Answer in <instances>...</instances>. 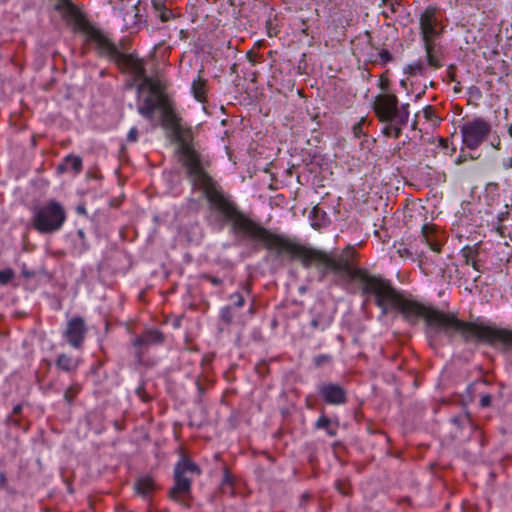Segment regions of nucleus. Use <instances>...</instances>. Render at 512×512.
<instances>
[{"mask_svg":"<svg viewBox=\"0 0 512 512\" xmlns=\"http://www.w3.org/2000/svg\"><path fill=\"white\" fill-rule=\"evenodd\" d=\"M184 166L194 183L203 189L211 208L231 223L235 235L262 243L277 258L288 256L290 259H298L305 268L315 266L320 270L321 277L331 272L357 282L362 294L373 298L382 315L398 311L410 324H416L423 319L430 341H437L441 336L452 341L459 336L465 342H485L495 348L512 350V331L462 321L452 313L439 311L405 295L390 280L371 275L364 269L354 268L350 261L353 254L351 247H347L341 254L327 253L295 243L290 238L272 233L257 224L243 214L205 172L191 130H184Z\"/></svg>","mask_w":512,"mask_h":512,"instance_id":"1","label":"nucleus"},{"mask_svg":"<svg viewBox=\"0 0 512 512\" xmlns=\"http://www.w3.org/2000/svg\"><path fill=\"white\" fill-rule=\"evenodd\" d=\"M88 39L96 45L102 56L113 60L123 72L131 74L135 81H141L137 86V109L143 117L153 120L157 114L163 128H185L186 124L176 111L174 103L161 92L158 83L146 76L142 60L133 54L120 52L99 30L88 31Z\"/></svg>","mask_w":512,"mask_h":512,"instance_id":"2","label":"nucleus"},{"mask_svg":"<svg viewBox=\"0 0 512 512\" xmlns=\"http://www.w3.org/2000/svg\"><path fill=\"white\" fill-rule=\"evenodd\" d=\"M437 8L433 6L427 7L419 17L420 35L426 52L427 64L434 69L442 67V63L435 56V41L443 32L437 17Z\"/></svg>","mask_w":512,"mask_h":512,"instance_id":"3","label":"nucleus"},{"mask_svg":"<svg viewBox=\"0 0 512 512\" xmlns=\"http://www.w3.org/2000/svg\"><path fill=\"white\" fill-rule=\"evenodd\" d=\"M66 220V213L63 206L50 200L46 204L33 209L32 226L42 234H51L61 229Z\"/></svg>","mask_w":512,"mask_h":512,"instance_id":"4","label":"nucleus"},{"mask_svg":"<svg viewBox=\"0 0 512 512\" xmlns=\"http://www.w3.org/2000/svg\"><path fill=\"white\" fill-rule=\"evenodd\" d=\"M374 111L382 122L390 125L385 128H398L406 124L409 118V104L398 106V98L394 94H380L374 101Z\"/></svg>","mask_w":512,"mask_h":512,"instance_id":"5","label":"nucleus"},{"mask_svg":"<svg viewBox=\"0 0 512 512\" xmlns=\"http://www.w3.org/2000/svg\"><path fill=\"white\" fill-rule=\"evenodd\" d=\"M201 470L199 466L189 460L181 457L174 468V487L171 490V496L174 499L186 496L190 493L191 483L194 476H199Z\"/></svg>","mask_w":512,"mask_h":512,"instance_id":"6","label":"nucleus"},{"mask_svg":"<svg viewBox=\"0 0 512 512\" xmlns=\"http://www.w3.org/2000/svg\"><path fill=\"white\" fill-rule=\"evenodd\" d=\"M87 327L81 317H74L68 323L64 336L74 348H80L85 339Z\"/></svg>","mask_w":512,"mask_h":512,"instance_id":"7","label":"nucleus"},{"mask_svg":"<svg viewBox=\"0 0 512 512\" xmlns=\"http://www.w3.org/2000/svg\"><path fill=\"white\" fill-rule=\"evenodd\" d=\"M318 392L323 401L330 405H342L347 401L346 390L336 383H324L318 387Z\"/></svg>","mask_w":512,"mask_h":512,"instance_id":"8","label":"nucleus"},{"mask_svg":"<svg viewBox=\"0 0 512 512\" xmlns=\"http://www.w3.org/2000/svg\"><path fill=\"white\" fill-rule=\"evenodd\" d=\"M163 341L164 335L159 330H147L134 339L133 346L138 349V356H141L145 349L153 345L162 344Z\"/></svg>","mask_w":512,"mask_h":512,"instance_id":"9","label":"nucleus"},{"mask_svg":"<svg viewBox=\"0 0 512 512\" xmlns=\"http://www.w3.org/2000/svg\"><path fill=\"white\" fill-rule=\"evenodd\" d=\"M333 322V315L323 306L314 307L311 327L320 331L326 330Z\"/></svg>","mask_w":512,"mask_h":512,"instance_id":"10","label":"nucleus"},{"mask_svg":"<svg viewBox=\"0 0 512 512\" xmlns=\"http://www.w3.org/2000/svg\"><path fill=\"white\" fill-rule=\"evenodd\" d=\"M487 130H459L462 142L470 149L476 148L484 139Z\"/></svg>","mask_w":512,"mask_h":512,"instance_id":"11","label":"nucleus"},{"mask_svg":"<svg viewBox=\"0 0 512 512\" xmlns=\"http://www.w3.org/2000/svg\"><path fill=\"white\" fill-rule=\"evenodd\" d=\"M422 236L433 253H439L441 251L442 241L433 233L432 227L425 224L422 227Z\"/></svg>","mask_w":512,"mask_h":512,"instance_id":"12","label":"nucleus"},{"mask_svg":"<svg viewBox=\"0 0 512 512\" xmlns=\"http://www.w3.org/2000/svg\"><path fill=\"white\" fill-rule=\"evenodd\" d=\"M152 9L155 17L159 18L162 22H167L173 18L172 11L167 8L165 0H151Z\"/></svg>","mask_w":512,"mask_h":512,"instance_id":"13","label":"nucleus"},{"mask_svg":"<svg viewBox=\"0 0 512 512\" xmlns=\"http://www.w3.org/2000/svg\"><path fill=\"white\" fill-rule=\"evenodd\" d=\"M56 366L62 371L73 372L78 367V360L67 354H60L56 360Z\"/></svg>","mask_w":512,"mask_h":512,"instance_id":"14","label":"nucleus"},{"mask_svg":"<svg viewBox=\"0 0 512 512\" xmlns=\"http://www.w3.org/2000/svg\"><path fill=\"white\" fill-rule=\"evenodd\" d=\"M154 487V481L149 476L140 477L135 483L136 493L143 497L149 496Z\"/></svg>","mask_w":512,"mask_h":512,"instance_id":"15","label":"nucleus"},{"mask_svg":"<svg viewBox=\"0 0 512 512\" xmlns=\"http://www.w3.org/2000/svg\"><path fill=\"white\" fill-rule=\"evenodd\" d=\"M309 218L311 220V225L315 229H319L321 227H324L328 224V217L325 211L321 210L318 207H314L310 214Z\"/></svg>","mask_w":512,"mask_h":512,"instance_id":"16","label":"nucleus"},{"mask_svg":"<svg viewBox=\"0 0 512 512\" xmlns=\"http://www.w3.org/2000/svg\"><path fill=\"white\" fill-rule=\"evenodd\" d=\"M438 259H432L431 261L428 259L427 256H420L419 258V266L426 274L431 273H442L443 269L438 263Z\"/></svg>","mask_w":512,"mask_h":512,"instance_id":"17","label":"nucleus"},{"mask_svg":"<svg viewBox=\"0 0 512 512\" xmlns=\"http://www.w3.org/2000/svg\"><path fill=\"white\" fill-rule=\"evenodd\" d=\"M338 423L333 424L332 420L326 415H321L315 423L317 429H325L329 436H335L337 433Z\"/></svg>","mask_w":512,"mask_h":512,"instance_id":"18","label":"nucleus"},{"mask_svg":"<svg viewBox=\"0 0 512 512\" xmlns=\"http://www.w3.org/2000/svg\"><path fill=\"white\" fill-rule=\"evenodd\" d=\"M191 90L197 101L204 102L206 99V80L198 77L193 81Z\"/></svg>","mask_w":512,"mask_h":512,"instance_id":"19","label":"nucleus"},{"mask_svg":"<svg viewBox=\"0 0 512 512\" xmlns=\"http://www.w3.org/2000/svg\"><path fill=\"white\" fill-rule=\"evenodd\" d=\"M427 71V66L421 60L414 61L404 67L403 72L408 76H424Z\"/></svg>","mask_w":512,"mask_h":512,"instance_id":"20","label":"nucleus"},{"mask_svg":"<svg viewBox=\"0 0 512 512\" xmlns=\"http://www.w3.org/2000/svg\"><path fill=\"white\" fill-rule=\"evenodd\" d=\"M60 168L63 170H72L77 173L82 169V160L78 156L69 155L64 159V163Z\"/></svg>","mask_w":512,"mask_h":512,"instance_id":"21","label":"nucleus"},{"mask_svg":"<svg viewBox=\"0 0 512 512\" xmlns=\"http://www.w3.org/2000/svg\"><path fill=\"white\" fill-rule=\"evenodd\" d=\"M381 5L385 7L382 11V15L387 19L396 14L400 7L398 0H382Z\"/></svg>","mask_w":512,"mask_h":512,"instance_id":"22","label":"nucleus"},{"mask_svg":"<svg viewBox=\"0 0 512 512\" xmlns=\"http://www.w3.org/2000/svg\"><path fill=\"white\" fill-rule=\"evenodd\" d=\"M423 117L428 121V124L433 128L438 127L441 124V118L435 114L432 106H427L422 111Z\"/></svg>","mask_w":512,"mask_h":512,"instance_id":"23","label":"nucleus"},{"mask_svg":"<svg viewBox=\"0 0 512 512\" xmlns=\"http://www.w3.org/2000/svg\"><path fill=\"white\" fill-rule=\"evenodd\" d=\"M15 276V273L12 269L7 268L0 270V284L6 285L8 284Z\"/></svg>","mask_w":512,"mask_h":512,"instance_id":"24","label":"nucleus"},{"mask_svg":"<svg viewBox=\"0 0 512 512\" xmlns=\"http://www.w3.org/2000/svg\"><path fill=\"white\" fill-rule=\"evenodd\" d=\"M80 391V386L78 384L71 385L64 393V398L68 403H71L76 395Z\"/></svg>","mask_w":512,"mask_h":512,"instance_id":"25","label":"nucleus"},{"mask_svg":"<svg viewBox=\"0 0 512 512\" xmlns=\"http://www.w3.org/2000/svg\"><path fill=\"white\" fill-rule=\"evenodd\" d=\"M229 300L231 302L230 306L235 308H241L245 303L244 297L238 292L231 294Z\"/></svg>","mask_w":512,"mask_h":512,"instance_id":"26","label":"nucleus"},{"mask_svg":"<svg viewBox=\"0 0 512 512\" xmlns=\"http://www.w3.org/2000/svg\"><path fill=\"white\" fill-rule=\"evenodd\" d=\"M377 58L380 60L382 66L393 60V55L386 49H382L377 53Z\"/></svg>","mask_w":512,"mask_h":512,"instance_id":"27","label":"nucleus"},{"mask_svg":"<svg viewBox=\"0 0 512 512\" xmlns=\"http://www.w3.org/2000/svg\"><path fill=\"white\" fill-rule=\"evenodd\" d=\"M220 316L224 322L231 323L234 318V314L232 312V307L231 306L223 307L221 309Z\"/></svg>","mask_w":512,"mask_h":512,"instance_id":"28","label":"nucleus"},{"mask_svg":"<svg viewBox=\"0 0 512 512\" xmlns=\"http://www.w3.org/2000/svg\"><path fill=\"white\" fill-rule=\"evenodd\" d=\"M331 359H332L331 356L322 354V355H318L314 358V363L317 367H320L326 363L331 362Z\"/></svg>","mask_w":512,"mask_h":512,"instance_id":"29","label":"nucleus"},{"mask_svg":"<svg viewBox=\"0 0 512 512\" xmlns=\"http://www.w3.org/2000/svg\"><path fill=\"white\" fill-rule=\"evenodd\" d=\"M463 251H464V256H465V258H466V261H465V262H466V264H470V262H471L472 267H473L475 270H477V271H478V270H479V268H478L477 261H476V260H474V259H470V256H469V254H470V253H472V250H471L470 248H467V249H464Z\"/></svg>","mask_w":512,"mask_h":512,"instance_id":"30","label":"nucleus"},{"mask_svg":"<svg viewBox=\"0 0 512 512\" xmlns=\"http://www.w3.org/2000/svg\"><path fill=\"white\" fill-rule=\"evenodd\" d=\"M461 128H477V129H480V128H487V127H486V125H485V123L483 121L477 120V121H475L472 124H465Z\"/></svg>","mask_w":512,"mask_h":512,"instance_id":"31","label":"nucleus"},{"mask_svg":"<svg viewBox=\"0 0 512 512\" xmlns=\"http://www.w3.org/2000/svg\"><path fill=\"white\" fill-rule=\"evenodd\" d=\"M231 486H232L231 476L227 472H225L224 478L222 481V489L225 491L227 487H231Z\"/></svg>","mask_w":512,"mask_h":512,"instance_id":"32","label":"nucleus"},{"mask_svg":"<svg viewBox=\"0 0 512 512\" xmlns=\"http://www.w3.org/2000/svg\"><path fill=\"white\" fill-rule=\"evenodd\" d=\"M492 397L489 394H485L480 398V405L482 407H488L491 404Z\"/></svg>","mask_w":512,"mask_h":512,"instance_id":"33","label":"nucleus"},{"mask_svg":"<svg viewBox=\"0 0 512 512\" xmlns=\"http://www.w3.org/2000/svg\"><path fill=\"white\" fill-rule=\"evenodd\" d=\"M138 138L137 130H130L127 135V141L129 142H135Z\"/></svg>","mask_w":512,"mask_h":512,"instance_id":"34","label":"nucleus"},{"mask_svg":"<svg viewBox=\"0 0 512 512\" xmlns=\"http://www.w3.org/2000/svg\"><path fill=\"white\" fill-rule=\"evenodd\" d=\"M206 279L211 282L214 286H219L222 284V280L220 278L214 277V276H206Z\"/></svg>","mask_w":512,"mask_h":512,"instance_id":"35","label":"nucleus"},{"mask_svg":"<svg viewBox=\"0 0 512 512\" xmlns=\"http://www.w3.org/2000/svg\"><path fill=\"white\" fill-rule=\"evenodd\" d=\"M399 253H400V256L401 257H409L412 255V253L409 251V249L407 248H404L402 250H399Z\"/></svg>","mask_w":512,"mask_h":512,"instance_id":"36","label":"nucleus"},{"mask_svg":"<svg viewBox=\"0 0 512 512\" xmlns=\"http://www.w3.org/2000/svg\"><path fill=\"white\" fill-rule=\"evenodd\" d=\"M392 131H394V132H395L394 136L397 138V137H398V135H399V131H400V130H388V129L383 130V132H384V134H385L386 136H391V135H392V133H391Z\"/></svg>","mask_w":512,"mask_h":512,"instance_id":"37","label":"nucleus"},{"mask_svg":"<svg viewBox=\"0 0 512 512\" xmlns=\"http://www.w3.org/2000/svg\"><path fill=\"white\" fill-rule=\"evenodd\" d=\"M470 90H471V93H472V94H476L477 96H480V94H481V93H480L479 88H477V87H475V86H472V87L470 88Z\"/></svg>","mask_w":512,"mask_h":512,"instance_id":"38","label":"nucleus"},{"mask_svg":"<svg viewBox=\"0 0 512 512\" xmlns=\"http://www.w3.org/2000/svg\"><path fill=\"white\" fill-rule=\"evenodd\" d=\"M364 124V121L363 119H361V121H359L358 123L354 124L353 125V129H356V128H361V126Z\"/></svg>","mask_w":512,"mask_h":512,"instance_id":"39","label":"nucleus"},{"mask_svg":"<svg viewBox=\"0 0 512 512\" xmlns=\"http://www.w3.org/2000/svg\"><path fill=\"white\" fill-rule=\"evenodd\" d=\"M77 234H78V236H79L81 239H83V238H84V236H85L84 231H83L82 229H79V230L77 231Z\"/></svg>","mask_w":512,"mask_h":512,"instance_id":"40","label":"nucleus"},{"mask_svg":"<svg viewBox=\"0 0 512 512\" xmlns=\"http://www.w3.org/2000/svg\"><path fill=\"white\" fill-rule=\"evenodd\" d=\"M77 210L79 213H85V208H83V207H78Z\"/></svg>","mask_w":512,"mask_h":512,"instance_id":"41","label":"nucleus"},{"mask_svg":"<svg viewBox=\"0 0 512 512\" xmlns=\"http://www.w3.org/2000/svg\"><path fill=\"white\" fill-rule=\"evenodd\" d=\"M506 167H512V160L510 159L509 162H507Z\"/></svg>","mask_w":512,"mask_h":512,"instance_id":"42","label":"nucleus"},{"mask_svg":"<svg viewBox=\"0 0 512 512\" xmlns=\"http://www.w3.org/2000/svg\"><path fill=\"white\" fill-rule=\"evenodd\" d=\"M416 124H417V123H416V122H414V123L411 125V128H412V129H415V128H416Z\"/></svg>","mask_w":512,"mask_h":512,"instance_id":"43","label":"nucleus"},{"mask_svg":"<svg viewBox=\"0 0 512 512\" xmlns=\"http://www.w3.org/2000/svg\"><path fill=\"white\" fill-rule=\"evenodd\" d=\"M449 78H451V80L454 81V75L453 74H450Z\"/></svg>","mask_w":512,"mask_h":512,"instance_id":"44","label":"nucleus"},{"mask_svg":"<svg viewBox=\"0 0 512 512\" xmlns=\"http://www.w3.org/2000/svg\"><path fill=\"white\" fill-rule=\"evenodd\" d=\"M400 83H401L402 86H405V84H406L405 80H401Z\"/></svg>","mask_w":512,"mask_h":512,"instance_id":"45","label":"nucleus"},{"mask_svg":"<svg viewBox=\"0 0 512 512\" xmlns=\"http://www.w3.org/2000/svg\"><path fill=\"white\" fill-rule=\"evenodd\" d=\"M357 131H358V132H361L362 130H357ZM358 136H359V133H357V132L355 131V137H358Z\"/></svg>","mask_w":512,"mask_h":512,"instance_id":"46","label":"nucleus"},{"mask_svg":"<svg viewBox=\"0 0 512 512\" xmlns=\"http://www.w3.org/2000/svg\"><path fill=\"white\" fill-rule=\"evenodd\" d=\"M19 410H20L19 406L15 407V409H14L15 412H18Z\"/></svg>","mask_w":512,"mask_h":512,"instance_id":"47","label":"nucleus"},{"mask_svg":"<svg viewBox=\"0 0 512 512\" xmlns=\"http://www.w3.org/2000/svg\"><path fill=\"white\" fill-rule=\"evenodd\" d=\"M453 421L457 423L459 421V418H454Z\"/></svg>","mask_w":512,"mask_h":512,"instance_id":"48","label":"nucleus"},{"mask_svg":"<svg viewBox=\"0 0 512 512\" xmlns=\"http://www.w3.org/2000/svg\"><path fill=\"white\" fill-rule=\"evenodd\" d=\"M510 136L512 137V130H508Z\"/></svg>","mask_w":512,"mask_h":512,"instance_id":"49","label":"nucleus"}]
</instances>
